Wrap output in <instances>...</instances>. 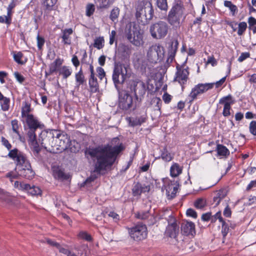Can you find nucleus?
Instances as JSON below:
<instances>
[{
	"label": "nucleus",
	"mask_w": 256,
	"mask_h": 256,
	"mask_svg": "<svg viewBox=\"0 0 256 256\" xmlns=\"http://www.w3.org/2000/svg\"><path fill=\"white\" fill-rule=\"evenodd\" d=\"M112 142L118 144L112 146L107 144L102 146L90 147L84 150L86 158L88 160L90 158L94 162V172L100 174L102 171L110 168L124 150V146L122 142H120L118 137L114 138Z\"/></svg>",
	"instance_id": "obj_1"
},
{
	"label": "nucleus",
	"mask_w": 256,
	"mask_h": 256,
	"mask_svg": "<svg viewBox=\"0 0 256 256\" xmlns=\"http://www.w3.org/2000/svg\"><path fill=\"white\" fill-rule=\"evenodd\" d=\"M49 134L52 139L50 142L51 148L49 150L50 152L58 154L67 149H69L73 152H76L79 150L78 148L74 145L72 146V142L74 144L76 142L70 140L68 134L56 130H49Z\"/></svg>",
	"instance_id": "obj_2"
},
{
	"label": "nucleus",
	"mask_w": 256,
	"mask_h": 256,
	"mask_svg": "<svg viewBox=\"0 0 256 256\" xmlns=\"http://www.w3.org/2000/svg\"><path fill=\"white\" fill-rule=\"evenodd\" d=\"M8 156L16 163V170L19 176L28 180H32L34 178L35 172L23 152L16 149L8 153Z\"/></svg>",
	"instance_id": "obj_3"
},
{
	"label": "nucleus",
	"mask_w": 256,
	"mask_h": 256,
	"mask_svg": "<svg viewBox=\"0 0 256 256\" xmlns=\"http://www.w3.org/2000/svg\"><path fill=\"white\" fill-rule=\"evenodd\" d=\"M123 50L124 63L122 62H115L114 63L112 79L116 87L124 82L126 78L128 69L130 68V50L126 46H124Z\"/></svg>",
	"instance_id": "obj_4"
},
{
	"label": "nucleus",
	"mask_w": 256,
	"mask_h": 256,
	"mask_svg": "<svg viewBox=\"0 0 256 256\" xmlns=\"http://www.w3.org/2000/svg\"><path fill=\"white\" fill-rule=\"evenodd\" d=\"M136 16L138 20H141L144 24H147L154 16V10L152 4L148 0H142L138 2L136 7Z\"/></svg>",
	"instance_id": "obj_5"
},
{
	"label": "nucleus",
	"mask_w": 256,
	"mask_h": 256,
	"mask_svg": "<svg viewBox=\"0 0 256 256\" xmlns=\"http://www.w3.org/2000/svg\"><path fill=\"white\" fill-rule=\"evenodd\" d=\"M184 7L181 0H175L168 12V22L172 26H180L181 18L184 14Z\"/></svg>",
	"instance_id": "obj_6"
},
{
	"label": "nucleus",
	"mask_w": 256,
	"mask_h": 256,
	"mask_svg": "<svg viewBox=\"0 0 256 256\" xmlns=\"http://www.w3.org/2000/svg\"><path fill=\"white\" fill-rule=\"evenodd\" d=\"M64 60L60 58H56L49 65V75L52 74H58L63 80H66L71 76L72 70L71 67L62 65Z\"/></svg>",
	"instance_id": "obj_7"
},
{
	"label": "nucleus",
	"mask_w": 256,
	"mask_h": 256,
	"mask_svg": "<svg viewBox=\"0 0 256 256\" xmlns=\"http://www.w3.org/2000/svg\"><path fill=\"white\" fill-rule=\"evenodd\" d=\"M168 30V26L166 22L158 21L150 26V32L153 38L161 39L166 36Z\"/></svg>",
	"instance_id": "obj_8"
},
{
	"label": "nucleus",
	"mask_w": 256,
	"mask_h": 256,
	"mask_svg": "<svg viewBox=\"0 0 256 256\" xmlns=\"http://www.w3.org/2000/svg\"><path fill=\"white\" fill-rule=\"evenodd\" d=\"M176 70L174 81L178 82L180 84L183 92L189 79V68L187 66H180L177 65Z\"/></svg>",
	"instance_id": "obj_9"
},
{
	"label": "nucleus",
	"mask_w": 256,
	"mask_h": 256,
	"mask_svg": "<svg viewBox=\"0 0 256 256\" xmlns=\"http://www.w3.org/2000/svg\"><path fill=\"white\" fill-rule=\"evenodd\" d=\"M214 86V84L213 83H200L194 86L192 88L191 92L188 95V103L191 104L193 101L197 99L199 95L212 88Z\"/></svg>",
	"instance_id": "obj_10"
},
{
	"label": "nucleus",
	"mask_w": 256,
	"mask_h": 256,
	"mask_svg": "<svg viewBox=\"0 0 256 256\" xmlns=\"http://www.w3.org/2000/svg\"><path fill=\"white\" fill-rule=\"evenodd\" d=\"M126 36L128 40L134 46H140L144 44L143 32L138 27L134 26L132 28H130L126 32Z\"/></svg>",
	"instance_id": "obj_11"
},
{
	"label": "nucleus",
	"mask_w": 256,
	"mask_h": 256,
	"mask_svg": "<svg viewBox=\"0 0 256 256\" xmlns=\"http://www.w3.org/2000/svg\"><path fill=\"white\" fill-rule=\"evenodd\" d=\"M130 238L135 241H140L148 236L147 227L145 224H139L128 229Z\"/></svg>",
	"instance_id": "obj_12"
},
{
	"label": "nucleus",
	"mask_w": 256,
	"mask_h": 256,
	"mask_svg": "<svg viewBox=\"0 0 256 256\" xmlns=\"http://www.w3.org/2000/svg\"><path fill=\"white\" fill-rule=\"evenodd\" d=\"M129 86L130 90L134 92L137 100L141 99L146 94V84L138 78L131 80L129 82Z\"/></svg>",
	"instance_id": "obj_13"
},
{
	"label": "nucleus",
	"mask_w": 256,
	"mask_h": 256,
	"mask_svg": "<svg viewBox=\"0 0 256 256\" xmlns=\"http://www.w3.org/2000/svg\"><path fill=\"white\" fill-rule=\"evenodd\" d=\"M168 224L164 235L168 238H176L179 234V225L176 218L171 214L167 219Z\"/></svg>",
	"instance_id": "obj_14"
},
{
	"label": "nucleus",
	"mask_w": 256,
	"mask_h": 256,
	"mask_svg": "<svg viewBox=\"0 0 256 256\" xmlns=\"http://www.w3.org/2000/svg\"><path fill=\"white\" fill-rule=\"evenodd\" d=\"M36 129L29 128L28 132V142L32 146V150L34 156H38L40 160H43L44 158L41 156V153H45L46 151V147L44 146V148H40L36 140V134L35 131Z\"/></svg>",
	"instance_id": "obj_15"
},
{
	"label": "nucleus",
	"mask_w": 256,
	"mask_h": 256,
	"mask_svg": "<svg viewBox=\"0 0 256 256\" xmlns=\"http://www.w3.org/2000/svg\"><path fill=\"white\" fill-rule=\"evenodd\" d=\"M119 107L125 110H134L136 106L134 104L132 97L126 92H122L120 94Z\"/></svg>",
	"instance_id": "obj_16"
},
{
	"label": "nucleus",
	"mask_w": 256,
	"mask_h": 256,
	"mask_svg": "<svg viewBox=\"0 0 256 256\" xmlns=\"http://www.w3.org/2000/svg\"><path fill=\"white\" fill-rule=\"evenodd\" d=\"M150 188L149 184H142L140 182H137L132 188V194L134 196H140L142 193L149 192Z\"/></svg>",
	"instance_id": "obj_17"
},
{
	"label": "nucleus",
	"mask_w": 256,
	"mask_h": 256,
	"mask_svg": "<svg viewBox=\"0 0 256 256\" xmlns=\"http://www.w3.org/2000/svg\"><path fill=\"white\" fill-rule=\"evenodd\" d=\"M182 232L186 236H194L196 234L195 224L192 222H184L181 225Z\"/></svg>",
	"instance_id": "obj_18"
},
{
	"label": "nucleus",
	"mask_w": 256,
	"mask_h": 256,
	"mask_svg": "<svg viewBox=\"0 0 256 256\" xmlns=\"http://www.w3.org/2000/svg\"><path fill=\"white\" fill-rule=\"evenodd\" d=\"M232 99V96L230 94H228L227 96L222 97L220 100V104H224L222 114L225 117L228 116L230 115V105L233 104V102H228V101L231 100Z\"/></svg>",
	"instance_id": "obj_19"
},
{
	"label": "nucleus",
	"mask_w": 256,
	"mask_h": 256,
	"mask_svg": "<svg viewBox=\"0 0 256 256\" xmlns=\"http://www.w3.org/2000/svg\"><path fill=\"white\" fill-rule=\"evenodd\" d=\"M20 188L26 190L32 196H38L42 194V190L39 187L34 186H31L28 184L20 182Z\"/></svg>",
	"instance_id": "obj_20"
},
{
	"label": "nucleus",
	"mask_w": 256,
	"mask_h": 256,
	"mask_svg": "<svg viewBox=\"0 0 256 256\" xmlns=\"http://www.w3.org/2000/svg\"><path fill=\"white\" fill-rule=\"evenodd\" d=\"M165 188L166 194L173 198L176 196L178 192V185L174 181H168Z\"/></svg>",
	"instance_id": "obj_21"
},
{
	"label": "nucleus",
	"mask_w": 256,
	"mask_h": 256,
	"mask_svg": "<svg viewBox=\"0 0 256 256\" xmlns=\"http://www.w3.org/2000/svg\"><path fill=\"white\" fill-rule=\"evenodd\" d=\"M26 118V122L29 128L37 129L38 128H42L44 127V125L40 124L33 115H28Z\"/></svg>",
	"instance_id": "obj_22"
},
{
	"label": "nucleus",
	"mask_w": 256,
	"mask_h": 256,
	"mask_svg": "<svg viewBox=\"0 0 256 256\" xmlns=\"http://www.w3.org/2000/svg\"><path fill=\"white\" fill-rule=\"evenodd\" d=\"M147 118L146 114L136 118H129L128 120L129 122V124L132 126H140L142 124L146 122Z\"/></svg>",
	"instance_id": "obj_23"
},
{
	"label": "nucleus",
	"mask_w": 256,
	"mask_h": 256,
	"mask_svg": "<svg viewBox=\"0 0 256 256\" xmlns=\"http://www.w3.org/2000/svg\"><path fill=\"white\" fill-rule=\"evenodd\" d=\"M88 84L91 92L95 93L98 92L99 84L95 74L90 76Z\"/></svg>",
	"instance_id": "obj_24"
},
{
	"label": "nucleus",
	"mask_w": 256,
	"mask_h": 256,
	"mask_svg": "<svg viewBox=\"0 0 256 256\" xmlns=\"http://www.w3.org/2000/svg\"><path fill=\"white\" fill-rule=\"evenodd\" d=\"M182 166L178 163L173 162L170 168V175L172 177L176 178L182 173Z\"/></svg>",
	"instance_id": "obj_25"
},
{
	"label": "nucleus",
	"mask_w": 256,
	"mask_h": 256,
	"mask_svg": "<svg viewBox=\"0 0 256 256\" xmlns=\"http://www.w3.org/2000/svg\"><path fill=\"white\" fill-rule=\"evenodd\" d=\"M52 171L54 177L58 180H66L68 178V177L65 174L64 170L58 166H54L52 168Z\"/></svg>",
	"instance_id": "obj_26"
},
{
	"label": "nucleus",
	"mask_w": 256,
	"mask_h": 256,
	"mask_svg": "<svg viewBox=\"0 0 256 256\" xmlns=\"http://www.w3.org/2000/svg\"><path fill=\"white\" fill-rule=\"evenodd\" d=\"M178 45V42L176 40L171 42L168 50V60L170 59L171 61L173 60L176 52Z\"/></svg>",
	"instance_id": "obj_27"
},
{
	"label": "nucleus",
	"mask_w": 256,
	"mask_h": 256,
	"mask_svg": "<svg viewBox=\"0 0 256 256\" xmlns=\"http://www.w3.org/2000/svg\"><path fill=\"white\" fill-rule=\"evenodd\" d=\"M75 80L76 84V87H77L78 88L80 85H82L86 82V80L82 68H80L78 72L76 73Z\"/></svg>",
	"instance_id": "obj_28"
},
{
	"label": "nucleus",
	"mask_w": 256,
	"mask_h": 256,
	"mask_svg": "<svg viewBox=\"0 0 256 256\" xmlns=\"http://www.w3.org/2000/svg\"><path fill=\"white\" fill-rule=\"evenodd\" d=\"M73 30L72 28H66L62 30V42L65 44H70L71 40L70 36L72 34Z\"/></svg>",
	"instance_id": "obj_29"
},
{
	"label": "nucleus",
	"mask_w": 256,
	"mask_h": 256,
	"mask_svg": "<svg viewBox=\"0 0 256 256\" xmlns=\"http://www.w3.org/2000/svg\"><path fill=\"white\" fill-rule=\"evenodd\" d=\"M160 158L166 162H169L174 158L173 156L168 152L166 146L160 150V156L156 158V159H160Z\"/></svg>",
	"instance_id": "obj_30"
},
{
	"label": "nucleus",
	"mask_w": 256,
	"mask_h": 256,
	"mask_svg": "<svg viewBox=\"0 0 256 256\" xmlns=\"http://www.w3.org/2000/svg\"><path fill=\"white\" fill-rule=\"evenodd\" d=\"M216 150L218 156L226 158L230 154L228 149L226 146L222 144H218Z\"/></svg>",
	"instance_id": "obj_31"
},
{
	"label": "nucleus",
	"mask_w": 256,
	"mask_h": 256,
	"mask_svg": "<svg viewBox=\"0 0 256 256\" xmlns=\"http://www.w3.org/2000/svg\"><path fill=\"white\" fill-rule=\"evenodd\" d=\"M116 0H94L98 9L108 8Z\"/></svg>",
	"instance_id": "obj_32"
},
{
	"label": "nucleus",
	"mask_w": 256,
	"mask_h": 256,
	"mask_svg": "<svg viewBox=\"0 0 256 256\" xmlns=\"http://www.w3.org/2000/svg\"><path fill=\"white\" fill-rule=\"evenodd\" d=\"M206 206V200L203 198H197L194 202V206L198 210H203Z\"/></svg>",
	"instance_id": "obj_33"
},
{
	"label": "nucleus",
	"mask_w": 256,
	"mask_h": 256,
	"mask_svg": "<svg viewBox=\"0 0 256 256\" xmlns=\"http://www.w3.org/2000/svg\"><path fill=\"white\" fill-rule=\"evenodd\" d=\"M13 56L14 61L18 64H24L27 61L26 58H25L24 60H22L24 54L21 52H18L16 54L14 52Z\"/></svg>",
	"instance_id": "obj_34"
},
{
	"label": "nucleus",
	"mask_w": 256,
	"mask_h": 256,
	"mask_svg": "<svg viewBox=\"0 0 256 256\" xmlns=\"http://www.w3.org/2000/svg\"><path fill=\"white\" fill-rule=\"evenodd\" d=\"M11 124L13 132L16 134L20 139L21 140L22 136L18 130L20 126V124H18V121L16 119L13 120L11 122Z\"/></svg>",
	"instance_id": "obj_35"
},
{
	"label": "nucleus",
	"mask_w": 256,
	"mask_h": 256,
	"mask_svg": "<svg viewBox=\"0 0 256 256\" xmlns=\"http://www.w3.org/2000/svg\"><path fill=\"white\" fill-rule=\"evenodd\" d=\"M156 6L161 10L167 11L168 4L167 0H156Z\"/></svg>",
	"instance_id": "obj_36"
},
{
	"label": "nucleus",
	"mask_w": 256,
	"mask_h": 256,
	"mask_svg": "<svg viewBox=\"0 0 256 256\" xmlns=\"http://www.w3.org/2000/svg\"><path fill=\"white\" fill-rule=\"evenodd\" d=\"M104 40L103 37H98L94 40V46L98 50L102 48L104 46Z\"/></svg>",
	"instance_id": "obj_37"
},
{
	"label": "nucleus",
	"mask_w": 256,
	"mask_h": 256,
	"mask_svg": "<svg viewBox=\"0 0 256 256\" xmlns=\"http://www.w3.org/2000/svg\"><path fill=\"white\" fill-rule=\"evenodd\" d=\"M30 104L27 102H24V106L22 108V116L23 118L27 117L28 115H32L29 114L30 112Z\"/></svg>",
	"instance_id": "obj_38"
},
{
	"label": "nucleus",
	"mask_w": 256,
	"mask_h": 256,
	"mask_svg": "<svg viewBox=\"0 0 256 256\" xmlns=\"http://www.w3.org/2000/svg\"><path fill=\"white\" fill-rule=\"evenodd\" d=\"M120 10L118 7H114L110 12V18L114 22L116 20L119 16Z\"/></svg>",
	"instance_id": "obj_39"
},
{
	"label": "nucleus",
	"mask_w": 256,
	"mask_h": 256,
	"mask_svg": "<svg viewBox=\"0 0 256 256\" xmlns=\"http://www.w3.org/2000/svg\"><path fill=\"white\" fill-rule=\"evenodd\" d=\"M247 28V24L245 22H240L238 24V34L241 36L244 34Z\"/></svg>",
	"instance_id": "obj_40"
},
{
	"label": "nucleus",
	"mask_w": 256,
	"mask_h": 256,
	"mask_svg": "<svg viewBox=\"0 0 256 256\" xmlns=\"http://www.w3.org/2000/svg\"><path fill=\"white\" fill-rule=\"evenodd\" d=\"M78 236V238L87 242H92V236L86 232H80Z\"/></svg>",
	"instance_id": "obj_41"
},
{
	"label": "nucleus",
	"mask_w": 256,
	"mask_h": 256,
	"mask_svg": "<svg viewBox=\"0 0 256 256\" xmlns=\"http://www.w3.org/2000/svg\"><path fill=\"white\" fill-rule=\"evenodd\" d=\"M220 223L222 224V234L223 238H225L229 232V226L224 220Z\"/></svg>",
	"instance_id": "obj_42"
},
{
	"label": "nucleus",
	"mask_w": 256,
	"mask_h": 256,
	"mask_svg": "<svg viewBox=\"0 0 256 256\" xmlns=\"http://www.w3.org/2000/svg\"><path fill=\"white\" fill-rule=\"evenodd\" d=\"M136 216L138 218L144 220L148 219L150 215L149 210H146L138 212Z\"/></svg>",
	"instance_id": "obj_43"
},
{
	"label": "nucleus",
	"mask_w": 256,
	"mask_h": 256,
	"mask_svg": "<svg viewBox=\"0 0 256 256\" xmlns=\"http://www.w3.org/2000/svg\"><path fill=\"white\" fill-rule=\"evenodd\" d=\"M10 100L9 98L5 97L0 101L2 109L4 111H7L10 108Z\"/></svg>",
	"instance_id": "obj_44"
},
{
	"label": "nucleus",
	"mask_w": 256,
	"mask_h": 256,
	"mask_svg": "<svg viewBox=\"0 0 256 256\" xmlns=\"http://www.w3.org/2000/svg\"><path fill=\"white\" fill-rule=\"evenodd\" d=\"M1 142L2 145L4 146L9 151L8 153H10V151L17 149L16 148H14L12 150V144H10L9 141L4 136H2L1 138Z\"/></svg>",
	"instance_id": "obj_45"
},
{
	"label": "nucleus",
	"mask_w": 256,
	"mask_h": 256,
	"mask_svg": "<svg viewBox=\"0 0 256 256\" xmlns=\"http://www.w3.org/2000/svg\"><path fill=\"white\" fill-rule=\"evenodd\" d=\"M217 220H218L220 222H221L224 220V218L222 216V214L220 210L214 216L211 214L210 221L212 223H214Z\"/></svg>",
	"instance_id": "obj_46"
},
{
	"label": "nucleus",
	"mask_w": 256,
	"mask_h": 256,
	"mask_svg": "<svg viewBox=\"0 0 256 256\" xmlns=\"http://www.w3.org/2000/svg\"><path fill=\"white\" fill-rule=\"evenodd\" d=\"M95 10L94 6L92 4H88L86 6V16H92Z\"/></svg>",
	"instance_id": "obj_47"
},
{
	"label": "nucleus",
	"mask_w": 256,
	"mask_h": 256,
	"mask_svg": "<svg viewBox=\"0 0 256 256\" xmlns=\"http://www.w3.org/2000/svg\"><path fill=\"white\" fill-rule=\"evenodd\" d=\"M154 50L156 52L158 58H162L164 56V48L160 45L156 46Z\"/></svg>",
	"instance_id": "obj_48"
},
{
	"label": "nucleus",
	"mask_w": 256,
	"mask_h": 256,
	"mask_svg": "<svg viewBox=\"0 0 256 256\" xmlns=\"http://www.w3.org/2000/svg\"><path fill=\"white\" fill-rule=\"evenodd\" d=\"M250 132L253 136H256V121L252 120L249 124Z\"/></svg>",
	"instance_id": "obj_49"
},
{
	"label": "nucleus",
	"mask_w": 256,
	"mask_h": 256,
	"mask_svg": "<svg viewBox=\"0 0 256 256\" xmlns=\"http://www.w3.org/2000/svg\"><path fill=\"white\" fill-rule=\"evenodd\" d=\"M216 195L218 197V198L222 200L227 195V192L226 189L221 188L218 190L216 191Z\"/></svg>",
	"instance_id": "obj_50"
},
{
	"label": "nucleus",
	"mask_w": 256,
	"mask_h": 256,
	"mask_svg": "<svg viewBox=\"0 0 256 256\" xmlns=\"http://www.w3.org/2000/svg\"><path fill=\"white\" fill-rule=\"evenodd\" d=\"M96 70V72H98V78L100 80H102V78L106 76V72L104 70V69L100 66H98Z\"/></svg>",
	"instance_id": "obj_51"
},
{
	"label": "nucleus",
	"mask_w": 256,
	"mask_h": 256,
	"mask_svg": "<svg viewBox=\"0 0 256 256\" xmlns=\"http://www.w3.org/2000/svg\"><path fill=\"white\" fill-rule=\"evenodd\" d=\"M187 216L196 218L198 217L197 212L192 208H189L186 212Z\"/></svg>",
	"instance_id": "obj_52"
},
{
	"label": "nucleus",
	"mask_w": 256,
	"mask_h": 256,
	"mask_svg": "<svg viewBox=\"0 0 256 256\" xmlns=\"http://www.w3.org/2000/svg\"><path fill=\"white\" fill-rule=\"evenodd\" d=\"M250 54L248 52H242L240 56L238 57V60L239 62H242L245 60H246L247 58H250Z\"/></svg>",
	"instance_id": "obj_53"
},
{
	"label": "nucleus",
	"mask_w": 256,
	"mask_h": 256,
	"mask_svg": "<svg viewBox=\"0 0 256 256\" xmlns=\"http://www.w3.org/2000/svg\"><path fill=\"white\" fill-rule=\"evenodd\" d=\"M0 22L10 25L12 23V18H8L6 16H0Z\"/></svg>",
	"instance_id": "obj_54"
},
{
	"label": "nucleus",
	"mask_w": 256,
	"mask_h": 256,
	"mask_svg": "<svg viewBox=\"0 0 256 256\" xmlns=\"http://www.w3.org/2000/svg\"><path fill=\"white\" fill-rule=\"evenodd\" d=\"M218 62L214 56H210L208 58L206 64H210L212 66H214L217 64Z\"/></svg>",
	"instance_id": "obj_55"
},
{
	"label": "nucleus",
	"mask_w": 256,
	"mask_h": 256,
	"mask_svg": "<svg viewBox=\"0 0 256 256\" xmlns=\"http://www.w3.org/2000/svg\"><path fill=\"white\" fill-rule=\"evenodd\" d=\"M14 76L16 80L20 84H22L25 80L24 76L18 72H14Z\"/></svg>",
	"instance_id": "obj_56"
},
{
	"label": "nucleus",
	"mask_w": 256,
	"mask_h": 256,
	"mask_svg": "<svg viewBox=\"0 0 256 256\" xmlns=\"http://www.w3.org/2000/svg\"><path fill=\"white\" fill-rule=\"evenodd\" d=\"M232 212L231 209L229 206L228 204L224 210V216L226 218H230L232 216Z\"/></svg>",
	"instance_id": "obj_57"
},
{
	"label": "nucleus",
	"mask_w": 256,
	"mask_h": 256,
	"mask_svg": "<svg viewBox=\"0 0 256 256\" xmlns=\"http://www.w3.org/2000/svg\"><path fill=\"white\" fill-rule=\"evenodd\" d=\"M71 61L72 64L76 68H77L80 64V62L78 56L75 54L72 56Z\"/></svg>",
	"instance_id": "obj_58"
},
{
	"label": "nucleus",
	"mask_w": 256,
	"mask_h": 256,
	"mask_svg": "<svg viewBox=\"0 0 256 256\" xmlns=\"http://www.w3.org/2000/svg\"><path fill=\"white\" fill-rule=\"evenodd\" d=\"M44 38L40 36L38 34L37 36V44H38V47L39 49H40L42 46H44Z\"/></svg>",
	"instance_id": "obj_59"
},
{
	"label": "nucleus",
	"mask_w": 256,
	"mask_h": 256,
	"mask_svg": "<svg viewBox=\"0 0 256 256\" xmlns=\"http://www.w3.org/2000/svg\"><path fill=\"white\" fill-rule=\"evenodd\" d=\"M133 160H134V156H130V160L128 162V164H127L126 166V167L123 166L122 169V171L123 172H126L132 164L133 162Z\"/></svg>",
	"instance_id": "obj_60"
},
{
	"label": "nucleus",
	"mask_w": 256,
	"mask_h": 256,
	"mask_svg": "<svg viewBox=\"0 0 256 256\" xmlns=\"http://www.w3.org/2000/svg\"><path fill=\"white\" fill-rule=\"evenodd\" d=\"M211 212H208L203 214L201 217L202 220L204 222H208L210 220L211 218Z\"/></svg>",
	"instance_id": "obj_61"
},
{
	"label": "nucleus",
	"mask_w": 256,
	"mask_h": 256,
	"mask_svg": "<svg viewBox=\"0 0 256 256\" xmlns=\"http://www.w3.org/2000/svg\"><path fill=\"white\" fill-rule=\"evenodd\" d=\"M116 33L115 30H113L111 32L110 36V42L109 43L110 45L112 44L116 40Z\"/></svg>",
	"instance_id": "obj_62"
},
{
	"label": "nucleus",
	"mask_w": 256,
	"mask_h": 256,
	"mask_svg": "<svg viewBox=\"0 0 256 256\" xmlns=\"http://www.w3.org/2000/svg\"><path fill=\"white\" fill-rule=\"evenodd\" d=\"M162 99L166 104H168L172 100V96L167 92H166L162 96Z\"/></svg>",
	"instance_id": "obj_63"
},
{
	"label": "nucleus",
	"mask_w": 256,
	"mask_h": 256,
	"mask_svg": "<svg viewBox=\"0 0 256 256\" xmlns=\"http://www.w3.org/2000/svg\"><path fill=\"white\" fill-rule=\"evenodd\" d=\"M108 216L112 218L116 222L120 220L119 215L114 211L110 212L108 214Z\"/></svg>",
	"instance_id": "obj_64"
}]
</instances>
